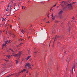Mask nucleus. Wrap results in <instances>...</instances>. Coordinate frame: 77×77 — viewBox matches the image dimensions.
Here are the masks:
<instances>
[{
    "label": "nucleus",
    "mask_w": 77,
    "mask_h": 77,
    "mask_svg": "<svg viewBox=\"0 0 77 77\" xmlns=\"http://www.w3.org/2000/svg\"><path fill=\"white\" fill-rule=\"evenodd\" d=\"M30 57H31L30 56H28V57H27V58H26L27 60H28V59H29V58H30Z\"/></svg>",
    "instance_id": "obj_14"
},
{
    "label": "nucleus",
    "mask_w": 77,
    "mask_h": 77,
    "mask_svg": "<svg viewBox=\"0 0 77 77\" xmlns=\"http://www.w3.org/2000/svg\"><path fill=\"white\" fill-rule=\"evenodd\" d=\"M31 38V37L30 36L29 37V38Z\"/></svg>",
    "instance_id": "obj_46"
},
{
    "label": "nucleus",
    "mask_w": 77,
    "mask_h": 77,
    "mask_svg": "<svg viewBox=\"0 0 77 77\" xmlns=\"http://www.w3.org/2000/svg\"><path fill=\"white\" fill-rule=\"evenodd\" d=\"M66 62L68 64L69 63V60L67 59L66 60Z\"/></svg>",
    "instance_id": "obj_9"
},
{
    "label": "nucleus",
    "mask_w": 77,
    "mask_h": 77,
    "mask_svg": "<svg viewBox=\"0 0 77 77\" xmlns=\"http://www.w3.org/2000/svg\"><path fill=\"white\" fill-rule=\"evenodd\" d=\"M14 1H15V0H11V2L13 3V2H14Z\"/></svg>",
    "instance_id": "obj_22"
},
{
    "label": "nucleus",
    "mask_w": 77,
    "mask_h": 77,
    "mask_svg": "<svg viewBox=\"0 0 77 77\" xmlns=\"http://www.w3.org/2000/svg\"><path fill=\"white\" fill-rule=\"evenodd\" d=\"M26 70L25 69H23L22 70V72H25V71H26Z\"/></svg>",
    "instance_id": "obj_6"
},
{
    "label": "nucleus",
    "mask_w": 77,
    "mask_h": 77,
    "mask_svg": "<svg viewBox=\"0 0 77 77\" xmlns=\"http://www.w3.org/2000/svg\"><path fill=\"white\" fill-rule=\"evenodd\" d=\"M5 45H6V44H5H5H3V46H5Z\"/></svg>",
    "instance_id": "obj_30"
},
{
    "label": "nucleus",
    "mask_w": 77,
    "mask_h": 77,
    "mask_svg": "<svg viewBox=\"0 0 77 77\" xmlns=\"http://www.w3.org/2000/svg\"><path fill=\"white\" fill-rule=\"evenodd\" d=\"M56 5H57V4H55V5H54V6H53L52 7V8H53V7H55V6H56Z\"/></svg>",
    "instance_id": "obj_26"
},
{
    "label": "nucleus",
    "mask_w": 77,
    "mask_h": 77,
    "mask_svg": "<svg viewBox=\"0 0 77 77\" xmlns=\"http://www.w3.org/2000/svg\"><path fill=\"white\" fill-rule=\"evenodd\" d=\"M8 25H9V24Z\"/></svg>",
    "instance_id": "obj_59"
},
{
    "label": "nucleus",
    "mask_w": 77,
    "mask_h": 77,
    "mask_svg": "<svg viewBox=\"0 0 77 77\" xmlns=\"http://www.w3.org/2000/svg\"><path fill=\"white\" fill-rule=\"evenodd\" d=\"M23 43H21L19 45V46H17V47H20V45H21V44H23Z\"/></svg>",
    "instance_id": "obj_12"
},
{
    "label": "nucleus",
    "mask_w": 77,
    "mask_h": 77,
    "mask_svg": "<svg viewBox=\"0 0 77 77\" xmlns=\"http://www.w3.org/2000/svg\"><path fill=\"white\" fill-rule=\"evenodd\" d=\"M21 31L23 33V32H24V30L23 29H21Z\"/></svg>",
    "instance_id": "obj_16"
},
{
    "label": "nucleus",
    "mask_w": 77,
    "mask_h": 77,
    "mask_svg": "<svg viewBox=\"0 0 77 77\" xmlns=\"http://www.w3.org/2000/svg\"><path fill=\"white\" fill-rule=\"evenodd\" d=\"M16 11H17V10H16Z\"/></svg>",
    "instance_id": "obj_60"
},
{
    "label": "nucleus",
    "mask_w": 77,
    "mask_h": 77,
    "mask_svg": "<svg viewBox=\"0 0 77 77\" xmlns=\"http://www.w3.org/2000/svg\"><path fill=\"white\" fill-rule=\"evenodd\" d=\"M28 53H29V50L28 51Z\"/></svg>",
    "instance_id": "obj_52"
},
{
    "label": "nucleus",
    "mask_w": 77,
    "mask_h": 77,
    "mask_svg": "<svg viewBox=\"0 0 77 77\" xmlns=\"http://www.w3.org/2000/svg\"><path fill=\"white\" fill-rule=\"evenodd\" d=\"M53 39H54V38H52V40H53Z\"/></svg>",
    "instance_id": "obj_48"
},
{
    "label": "nucleus",
    "mask_w": 77,
    "mask_h": 77,
    "mask_svg": "<svg viewBox=\"0 0 77 77\" xmlns=\"http://www.w3.org/2000/svg\"><path fill=\"white\" fill-rule=\"evenodd\" d=\"M53 14H52L51 15L52 17H53Z\"/></svg>",
    "instance_id": "obj_34"
},
{
    "label": "nucleus",
    "mask_w": 77,
    "mask_h": 77,
    "mask_svg": "<svg viewBox=\"0 0 77 77\" xmlns=\"http://www.w3.org/2000/svg\"><path fill=\"white\" fill-rule=\"evenodd\" d=\"M75 68V65L74 64L73 65V67H72V71H73V69H74V68Z\"/></svg>",
    "instance_id": "obj_5"
},
{
    "label": "nucleus",
    "mask_w": 77,
    "mask_h": 77,
    "mask_svg": "<svg viewBox=\"0 0 77 77\" xmlns=\"http://www.w3.org/2000/svg\"><path fill=\"white\" fill-rule=\"evenodd\" d=\"M29 68H32V67H29Z\"/></svg>",
    "instance_id": "obj_47"
},
{
    "label": "nucleus",
    "mask_w": 77,
    "mask_h": 77,
    "mask_svg": "<svg viewBox=\"0 0 77 77\" xmlns=\"http://www.w3.org/2000/svg\"><path fill=\"white\" fill-rule=\"evenodd\" d=\"M5 61H6V60H5Z\"/></svg>",
    "instance_id": "obj_58"
},
{
    "label": "nucleus",
    "mask_w": 77,
    "mask_h": 77,
    "mask_svg": "<svg viewBox=\"0 0 77 77\" xmlns=\"http://www.w3.org/2000/svg\"><path fill=\"white\" fill-rule=\"evenodd\" d=\"M16 64H17V63H18V61H17V60H16Z\"/></svg>",
    "instance_id": "obj_19"
},
{
    "label": "nucleus",
    "mask_w": 77,
    "mask_h": 77,
    "mask_svg": "<svg viewBox=\"0 0 77 77\" xmlns=\"http://www.w3.org/2000/svg\"><path fill=\"white\" fill-rule=\"evenodd\" d=\"M76 2H74L72 3V4H69L67 5V6H69L68 8L69 9H72V5H73V4H75Z\"/></svg>",
    "instance_id": "obj_2"
},
{
    "label": "nucleus",
    "mask_w": 77,
    "mask_h": 77,
    "mask_svg": "<svg viewBox=\"0 0 77 77\" xmlns=\"http://www.w3.org/2000/svg\"><path fill=\"white\" fill-rule=\"evenodd\" d=\"M2 30H0V36H1V34L2 33Z\"/></svg>",
    "instance_id": "obj_13"
},
{
    "label": "nucleus",
    "mask_w": 77,
    "mask_h": 77,
    "mask_svg": "<svg viewBox=\"0 0 77 77\" xmlns=\"http://www.w3.org/2000/svg\"><path fill=\"white\" fill-rule=\"evenodd\" d=\"M75 18V17L74 16L73 17V18H72V20H74Z\"/></svg>",
    "instance_id": "obj_28"
},
{
    "label": "nucleus",
    "mask_w": 77,
    "mask_h": 77,
    "mask_svg": "<svg viewBox=\"0 0 77 77\" xmlns=\"http://www.w3.org/2000/svg\"><path fill=\"white\" fill-rule=\"evenodd\" d=\"M9 5H8V8L9 7Z\"/></svg>",
    "instance_id": "obj_37"
},
{
    "label": "nucleus",
    "mask_w": 77,
    "mask_h": 77,
    "mask_svg": "<svg viewBox=\"0 0 77 77\" xmlns=\"http://www.w3.org/2000/svg\"><path fill=\"white\" fill-rule=\"evenodd\" d=\"M6 30H5L4 31H3V32H5V31Z\"/></svg>",
    "instance_id": "obj_38"
},
{
    "label": "nucleus",
    "mask_w": 77,
    "mask_h": 77,
    "mask_svg": "<svg viewBox=\"0 0 77 77\" xmlns=\"http://www.w3.org/2000/svg\"><path fill=\"white\" fill-rule=\"evenodd\" d=\"M21 72H22V70L20 72H19V74H21Z\"/></svg>",
    "instance_id": "obj_27"
},
{
    "label": "nucleus",
    "mask_w": 77,
    "mask_h": 77,
    "mask_svg": "<svg viewBox=\"0 0 77 77\" xmlns=\"http://www.w3.org/2000/svg\"><path fill=\"white\" fill-rule=\"evenodd\" d=\"M6 57H7L8 59H10L11 57L10 55H7L6 56Z\"/></svg>",
    "instance_id": "obj_7"
},
{
    "label": "nucleus",
    "mask_w": 77,
    "mask_h": 77,
    "mask_svg": "<svg viewBox=\"0 0 77 77\" xmlns=\"http://www.w3.org/2000/svg\"><path fill=\"white\" fill-rule=\"evenodd\" d=\"M31 27H32V26H31Z\"/></svg>",
    "instance_id": "obj_57"
},
{
    "label": "nucleus",
    "mask_w": 77,
    "mask_h": 77,
    "mask_svg": "<svg viewBox=\"0 0 77 77\" xmlns=\"http://www.w3.org/2000/svg\"><path fill=\"white\" fill-rule=\"evenodd\" d=\"M11 41V40H9V41H8V43H9Z\"/></svg>",
    "instance_id": "obj_29"
},
{
    "label": "nucleus",
    "mask_w": 77,
    "mask_h": 77,
    "mask_svg": "<svg viewBox=\"0 0 77 77\" xmlns=\"http://www.w3.org/2000/svg\"><path fill=\"white\" fill-rule=\"evenodd\" d=\"M47 23H49V21H48V22H47Z\"/></svg>",
    "instance_id": "obj_44"
},
{
    "label": "nucleus",
    "mask_w": 77,
    "mask_h": 77,
    "mask_svg": "<svg viewBox=\"0 0 77 77\" xmlns=\"http://www.w3.org/2000/svg\"><path fill=\"white\" fill-rule=\"evenodd\" d=\"M52 8H53V7L51 8V9H52Z\"/></svg>",
    "instance_id": "obj_49"
},
{
    "label": "nucleus",
    "mask_w": 77,
    "mask_h": 77,
    "mask_svg": "<svg viewBox=\"0 0 77 77\" xmlns=\"http://www.w3.org/2000/svg\"><path fill=\"white\" fill-rule=\"evenodd\" d=\"M30 66V63H27L25 65V68L27 69H29V67Z\"/></svg>",
    "instance_id": "obj_3"
},
{
    "label": "nucleus",
    "mask_w": 77,
    "mask_h": 77,
    "mask_svg": "<svg viewBox=\"0 0 77 77\" xmlns=\"http://www.w3.org/2000/svg\"><path fill=\"white\" fill-rule=\"evenodd\" d=\"M64 2V1H63L62 2H60V3H61V4H62V3H63Z\"/></svg>",
    "instance_id": "obj_25"
},
{
    "label": "nucleus",
    "mask_w": 77,
    "mask_h": 77,
    "mask_svg": "<svg viewBox=\"0 0 77 77\" xmlns=\"http://www.w3.org/2000/svg\"><path fill=\"white\" fill-rule=\"evenodd\" d=\"M70 31V27H69V32Z\"/></svg>",
    "instance_id": "obj_33"
},
{
    "label": "nucleus",
    "mask_w": 77,
    "mask_h": 77,
    "mask_svg": "<svg viewBox=\"0 0 77 77\" xmlns=\"http://www.w3.org/2000/svg\"><path fill=\"white\" fill-rule=\"evenodd\" d=\"M47 17H49V14H48Z\"/></svg>",
    "instance_id": "obj_36"
},
{
    "label": "nucleus",
    "mask_w": 77,
    "mask_h": 77,
    "mask_svg": "<svg viewBox=\"0 0 77 77\" xmlns=\"http://www.w3.org/2000/svg\"><path fill=\"white\" fill-rule=\"evenodd\" d=\"M27 72H26V73H28V71L27 70H26Z\"/></svg>",
    "instance_id": "obj_40"
},
{
    "label": "nucleus",
    "mask_w": 77,
    "mask_h": 77,
    "mask_svg": "<svg viewBox=\"0 0 77 77\" xmlns=\"http://www.w3.org/2000/svg\"><path fill=\"white\" fill-rule=\"evenodd\" d=\"M23 39L22 38H20V39L19 40V41H23Z\"/></svg>",
    "instance_id": "obj_24"
},
{
    "label": "nucleus",
    "mask_w": 77,
    "mask_h": 77,
    "mask_svg": "<svg viewBox=\"0 0 77 77\" xmlns=\"http://www.w3.org/2000/svg\"><path fill=\"white\" fill-rule=\"evenodd\" d=\"M64 53V54H65V53H68V52H66V51H65Z\"/></svg>",
    "instance_id": "obj_32"
},
{
    "label": "nucleus",
    "mask_w": 77,
    "mask_h": 77,
    "mask_svg": "<svg viewBox=\"0 0 77 77\" xmlns=\"http://www.w3.org/2000/svg\"><path fill=\"white\" fill-rule=\"evenodd\" d=\"M6 26H8L7 25V24H6Z\"/></svg>",
    "instance_id": "obj_50"
},
{
    "label": "nucleus",
    "mask_w": 77,
    "mask_h": 77,
    "mask_svg": "<svg viewBox=\"0 0 77 77\" xmlns=\"http://www.w3.org/2000/svg\"><path fill=\"white\" fill-rule=\"evenodd\" d=\"M62 38H63V36H59L57 38H56V36L53 42V45H54V41H55H55H56V40H57V39H62Z\"/></svg>",
    "instance_id": "obj_1"
},
{
    "label": "nucleus",
    "mask_w": 77,
    "mask_h": 77,
    "mask_svg": "<svg viewBox=\"0 0 77 77\" xmlns=\"http://www.w3.org/2000/svg\"><path fill=\"white\" fill-rule=\"evenodd\" d=\"M23 7H24V6H22V9H23Z\"/></svg>",
    "instance_id": "obj_45"
},
{
    "label": "nucleus",
    "mask_w": 77,
    "mask_h": 77,
    "mask_svg": "<svg viewBox=\"0 0 77 77\" xmlns=\"http://www.w3.org/2000/svg\"><path fill=\"white\" fill-rule=\"evenodd\" d=\"M55 32V31H52V33L53 34H54V33Z\"/></svg>",
    "instance_id": "obj_20"
},
{
    "label": "nucleus",
    "mask_w": 77,
    "mask_h": 77,
    "mask_svg": "<svg viewBox=\"0 0 77 77\" xmlns=\"http://www.w3.org/2000/svg\"><path fill=\"white\" fill-rule=\"evenodd\" d=\"M56 17V15L54 16V17H52V19H53V20H54V19H55V17Z\"/></svg>",
    "instance_id": "obj_11"
},
{
    "label": "nucleus",
    "mask_w": 77,
    "mask_h": 77,
    "mask_svg": "<svg viewBox=\"0 0 77 77\" xmlns=\"http://www.w3.org/2000/svg\"><path fill=\"white\" fill-rule=\"evenodd\" d=\"M21 53H22V52H20L19 53L17 54L18 56H19V57H20V56H21Z\"/></svg>",
    "instance_id": "obj_4"
},
{
    "label": "nucleus",
    "mask_w": 77,
    "mask_h": 77,
    "mask_svg": "<svg viewBox=\"0 0 77 77\" xmlns=\"http://www.w3.org/2000/svg\"><path fill=\"white\" fill-rule=\"evenodd\" d=\"M8 75V76H7L6 77H10V76H11V75Z\"/></svg>",
    "instance_id": "obj_23"
},
{
    "label": "nucleus",
    "mask_w": 77,
    "mask_h": 77,
    "mask_svg": "<svg viewBox=\"0 0 77 77\" xmlns=\"http://www.w3.org/2000/svg\"><path fill=\"white\" fill-rule=\"evenodd\" d=\"M24 9H25V8H24Z\"/></svg>",
    "instance_id": "obj_53"
},
{
    "label": "nucleus",
    "mask_w": 77,
    "mask_h": 77,
    "mask_svg": "<svg viewBox=\"0 0 77 77\" xmlns=\"http://www.w3.org/2000/svg\"><path fill=\"white\" fill-rule=\"evenodd\" d=\"M2 65H3V66H5V64H2Z\"/></svg>",
    "instance_id": "obj_41"
},
{
    "label": "nucleus",
    "mask_w": 77,
    "mask_h": 77,
    "mask_svg": "<svg viewBox=\"0 0 77 77\" xmlns=\"http://www.w3.org/2000/svg\"><path fill=\"white\" fill-rule=\"evenodd\" d=\"M8 30H7L6 31V35L7 34V33H8Z\"/></svg>",
    "instance_id": "obj_31"
},
{
    "label": "nucleus",
    "mask_w": 77,
    "mask_h": 77,
    "mask_svg": "<svg viewBox=\"0 0 77 77\" xmlns=\"http://www.w3.org/2000/svg\"><path fill=\"white\" fill-rule=\"evenodd\" d=\"M13 55H11V56L12 57V56H13Z\"/></svg>",
    "instance_id": "obj_43"
},
{
    "label": "nucleus",
    "mask_w": 77,
    "mask_h": 77,
    "mask_svg": "<svg viewBox=\"0 0 77 77\" xmlns=\"http://www.w3.org/2000/svg\"><path fill=\"white\" fill-rule=\"evenodd\" d=\"M8 42V40H7L6 42H5V45L7 44Z\"/></svg>",
    "instance_id": "obj_15"
},
{
    "label": "nucleus",
    "mask_w": 77,
    "mask_h": 77,
    "mask_svg": "<svg viewBox=\"0 0 77 77\" xmlns=\"http://www.w3.org/2000/svg\"><path fill=\"white\" fill-rule=\"evenodd\" d=\"M13 54H14V53H13Z\"/></svg>",
    "instance_id": "obj_54"
},
{
    "label": "nucleus",
    "mask_w": 77,
    "mask_h": 77,
    "mask_svg": "<svg viewBox=\"0 0 77 77\" xmlns=\"http://www.w3.org/2000/svg\"><path fill=\"white\" fill-rule=\"evenodd\" d=\"M62 12H63V11H62V10L60 11L59 12L60 15H61V14H62Z\"/></svg>",
    "instance_id": "obj_8"
},
{
    "label": "nucleus",
    "mask_w": 77,
    "mask_h": 77,
    "mask_svg": "<svg viewBox=\"0 0 77 77\" xmlns=\"http://www.w3.org/2000/svg\"><path fill=\"white\" fill-rule=\"evenodd\" d=\"M9 50H11V51H12V52H14V51L13 50V49H12L9 48Z\"/></svg>",
    "instance_id": "obj_18"
},
{
    "label": "nucleus",
    "mask_w": 77,
    "mask_h": 77,
    "mask_svg": "<svg viewBox=\"0 0 77 77\" xmlns=\"http://www.w3.org/2000/svg\"><path fill=\"white\" fill-rule=\"evenodd\" d=\"M13 56L14 57H17V56H18V54H15L14 55H13Z\"/></svg>",
    "instance_id": "obj_10"
},
{
    "label": "nucleus",
    "mask_w": 77,
    "mask_h": 77,
    "mask_svg": "<svg viewBox=\"0 0 77 77\" xmlns=\"http://www.w3.org/2000/svg\"><path fill=\"white\" fill-rule=\"evenodd\" d=\"M10 28L11 27V25H10Z\"/></svg>",
    "instance_id": "obj_51"
},
{
    "label": "nucleus",
    "mask_w": 77,
    "mask_h": 77,
    "mask_svg": "<svg viewBox=\"0 0 77 77\" xmlns=\"http://www.w3.org/2000/svg\"><path fill=\"white\" fill-rule=\"evenodd\" d=\"M4 46H2V48H3V47H4Z\"/></svg>",
    "instance_id": "obj_39"
},
{
    "label": "nucleus",
    "mask_w": 77,
    "mask_h": 77,
    "mask_svg": "<svg viewBox=\"0 0 77 77\" xmlns=\"http://www.w3.org/2000/svg\"><path fill=\"white\" fill-rule=\"evenodd\" d=\"M58 70V69H57V71Z\"/></svg>",
    "instance_id": "obj_56"
},
{
    "label": "nucleus",
    "mask_w": 77,
    "mask_h": 77,
    "mask_svg": "<svg viewBox=\"0 0 77 77\" xmlns=\"http://www.w3.org/2000/svg\"><path fill=\"white\" fill-rule=\"evenodd\" d=\"M55 23H59V21H58V20H55Z\"/></svg>",
    "instance_id": "obj_21"
},
{
    "label": "nucleus",
    "mask_w": 77,
    "mask_h": 77,
    "mask_svg": "<svg viewBox=\"0 0 77 77\" xmlns=\"http://www.w3.org/2000/svg\"><path fill=\"white\" fill-rule=\"evenodd\" d=\"M2 21H5V19L3 20H2Z\"/></svg>",
    "instance_id": "obj_42"
},
{
    "label": "nucleus",
    "mask_w": 77,
    "mask_h": 77,
    "mask_svg": "<svg viewBox=\"0 0 77 77\" xmlns=\"http://www.w3.org/2000/svg\"><path fill=\"white\" fill-rule=\"evenodd\" d=\"M13 38H15V37H16V36H15V35H14V34H13Z\"/></svg>",
    "instance_id": "obj_17"
},
{
    "label": "nucleus",
    "mask_w": 77,
    "mask_h": 77,
    "mask_svg": "<svg viewBox=\"0 0 77 77\" xmlns=\"http://www.w3.org/2000/svg\"><path fill=\"white\" fill-rule=\"evenodd\" d=\"M38 53V51H36L35 52V53Z\"/></svg>",
    "instance_id": "obj_35"
},
{
    "label": "nucleus",
    "mask_w": 77,
    "mask_h": 77,
    "mask_svg": "<svg viewBox=\"0 0 77 77\" xmlns=\"http://www.w3.org/2000/svg\"><path fill=\"white\" fill-rule=\"evenodd\" d=\"M29 75H30V74L29 73Z\"/></svg>",
    "instance_id": "obj_55"
}]
</instances>
